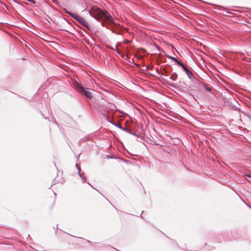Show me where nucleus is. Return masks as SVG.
Wrapping results in <instances>:
<instances>
[{
  "label": "nucleus",
  "mask_w": 251,
  "mask_h": 251,
  "mask_svg": "<svg viewBox=\"0 0 251 251\" xmlns=\"http://www.w3.org/2000/svg\"><path fill=\"white\" fill-rule=\"evenodd\" d=\"M89 14L91 17L99 22L104 20V21L101 23V25L103 26H104L105 23H109L111 24L114 23V18L108 11L105 10H102L100 9H97L94 12H89Z\"/></svg>",
  "instance_id": "f257e3e1"
},
{
  "label": "nucleus",
  "mask_w": 251,
  "mask_h": 251,
  "mask_svg": "<svg viewBox=\"0 0 251 251\" xmlns=\"http://www.w3.org/2000/svg\"><path fill=\"white\" fill-rule=\"evenodd\" d=\"M75 89L77 91L84 95L86 97L89 99H91L92 98L91 93L89 91L87 90V89H85V88H84L78 82H76L75 83Z\"/></svg>",
  "instance_id": "f03ea898"
},
{
  "label": "nucleus",
  "mask_w": 251,
  "mask_h": 251,
  "mask_svg": "<svg viewBox=\"0 0 251 251\" xmlns=\"http://www.w3.org/2000/svg\"><path fill=\"white\" fill-rule=\"evenodd\" d=\"M75 20L78 21L80 24L84 26L89 30H92V27L87 22V21L82 17L78 15Z\"/></svg>",
  "instance_id": "7ed1b4c3"
},
{
  "label": "nucleus",
  "mask_w": 251,
  "mask_h": 251,
  "mask_svg": "<svg viewBox=\"0 0 251 251\" xmlns=\"http://www.w3.org/2000/svg\"><path fill=\"white\" fill-rule=\"evenodd\" d=\"M181 67L190 79L194 75L193 73L184 64Z\"/></svg>",
  "instance_id": "20e7f679"
},
{
  "label": "nucleus",
  "mask_w": 251,
  "mask_h": 251,
  "mask_svg": "<svg viewBox=\"0 0 251 251\" xmlns=\"http://www.w3.org/2000/svg\"><path fill=\"white\" fill-rule=\"evenodd\" d=\"M191 82L195 86H200L202 85L203 82L201 81L198 78L194 75L191 79Z\"/></svg>",
  "instance_id": "39448f33"
},
{
  "label": "nucleus",
  "mask_w": 251,
  "mask_h": 251,
  "mask_svg": "<svg viewBox=\"0 0 251 251\" xmlns=\"http://www.w3.org/2000/svg\"><path fill=\"white\" fill-rule=\"evenodd\" d=\"M110 123L112 124L113 125H114V126L118 127L119 128L121 129V130H123V131H126V132L128 133H131V131L128 129L126 127H122L120 124L119 123H115V122H110Z\"/></svg>",
  "instance_id": "423d86ee"
},
{
  "label": "nucleus",
  "mask_w": 251,
  "mask_h": 251,
  "mask_svg": "<svg viewBox=\"0 0 251 251\" xmlns=\"http://www.w3.org/2000/svg\"><path fill=\"white\" fill-rule=\"evenodd\" d=\"M75 166L77 167V169L78 170V173L79 176L82 179V182L83 183H85L86 182V179L85 178V176H84V175L83 172L81 173L80 168L77 167V164L75 165Z\"/></svg>",
  "instance_id": "0eeeda50"
},
{
  "label": "nucleus",
  "mask_w": 251,
  "mask_h": 251,
  "mask_svg": "<svg viewBox=\"0 0 251 251\" xmlns=\"http://www.w3.org/2000/svg\"><path fill=\"white\" fill-rule=\"evenodd\" d=\"M168 57L169 58V59H172V60H173L174 61H175L176 64H177L178 65L182 67L184 64L181 62H180L176 58H175L174 57H173V56H171L170 55H169L168 56Z\"/></svg>",
  "instance_id": "6e6552de"
},
{
  "label": "nucleus",
  "mask_w": 251,
  "mask_h": 251,
  "mask_svg": "<svg viewBox=\"0 0 251 251\" xmlns=\"http://www.w3.org/2000/svg\"><path fill=\"white\" fill-rule=\"evenodd\" d=\"M231 102H228V105L231 107V108L234 110H236L237 109V107L235 106L234 105H232L233 102H237L236 100L234 98H233L231 100Z\"/></svg>",
  "instance_id": "1a4fd4ad"
},
{
  "label": "nucleus",
  "mask_w": 251,
  "mask_h": 251,
  "mask_svg": "<svg viewBox=\"0 0 251 251\" xmlns=\"http://www.w3.org/2000/svg\"><path fill=\"white\" fill-rule=\"evenodd\" d=\"M177 78V75L176 73H173L170 76V78L173 81H176Z\"/></svg>",
  "instance_id": "9d476101"
},
{
  "label": "nucleus",
  "mask_w": 251,
  "mask_h": 251,
  "mask_svg": "<svg viewBox=\"0 0 251 251\" xmlns=\"http://www.w3.org/2000/svg\"><path fill=\"white\" fill-rule=\"evenodd\" d=\"M202 85L207 91L209 92L211 90V87H209L206 83L203 82Z\"/></svg>",
  "instance_id": "9b49d317"
},
{
  "label": "nucleus",
  "mask_w": 251,
  "mask_h": 251,
  "mask_svg": "<svg viewBox=\"0 0 251 251\" xmlns=\"http://www.w3.org/2000/svg\"><path fill=\"white\" fill-rule=\"evenodd\" d=\"M68 14L71 16L72 17H73V18H74L75 20V19L77 18V17L78 16V15H76V14H74L71 12H68Z\"/></svg>",
  "instance_id": "f8f14e48"
},
{
  "label": "nucleus",
  "mask_w": 251,
  "mask_h": 251,
  "mask_svg": "<svg viewBox=\"0 0 251 251\" xmlns=\"http://www.w3.org/2000/svg\"><path fill=\"white\" fill-rule=\"evenodd\" d=\"M215 9H218L219 10H221L222 9H223L224 10H225V8L224 7L220 6H219V5H217L216 7H215Z\"/></svg>",
  "instance_id": "ddd939ff"
},
{
  "label": "nucleus",
  "mask_w": 251,
  "mask_h": 251,
  "mask_svg": "<svg viewBox=\"0 0 251 251\" xmlns=\"http://www.w3.org/2000/svg\"><path fill=\"white\" fill-rule=\"evenodd\" d=\"M112 50H115L118 54H120V50L117 46H115V50L114 49H112Z\"/></svg>",
  "instance_id": "4468645a"
},
{
  "label": "nucleus",
  "mask_w": 251,
  "mask_h": 251,
  "mask_svg": "<svg viewBox=\"0 0 251 251\" xmlns=\"http://www.w3.org/2000/svg\"><path fill=\"white\" fill-rule=\"evenodd\" d=\"M130 134H132V135H134V136H136V137H139V135H138V134H136L135 133H132V132H131V133H130Z\"/></svg>",
  "instance_id": "2eb2a0df"
},
{
  "label": "nucleus",
  "mask_w": 251,
  "mask_h": 251,
  "mask_svg": "<svg viewBox=\"0 0 251 251\" xmlns=\"http://www.w3.org/2000/svg\"><path fill=\"white\" fill-rule=\"evenodd\" d=\"M27 0L29 2H32L35 3V1L34 0Z\"/></svg>",
  "instance_id": "dca6fc26"
},
{
  "label": "nucleus",
  "mask_w": 251,
  "mask_h": 251,
  "mask_svg": "<svg viewBox=\"0 0 251 251\" xmlns=\"http://www.w3.org/2000/svg\"><path fill=\"white\" fill-rule=\"evenodd\" d=\"M245 176H246L248 177H251V175H245Z\"/></svg>",
  "instance_id": "f3484780"
},
{
  "label": "nucleus",
  "mask_w": 251,
  "mask_h": 251,
  "mask_svg": "<svg viewBox=\"0 0 251 251\" xmlns=\"http://www.w3.org/2000/svg\"><path fill=\"white\" fill-rule=\"evenodd\" d=\"M225 11H226V13H229V14H232V13L231 12H230L227 11H226V10Z\"/></svg>",
  "instance_id": "a211bd4d"
},
{
  "label": "nucleus",
  "mask_w": 251,
  "mask_h": 251,
  "mask_svg": "<svg viewBox=\"0 0 251 251\" xmlns=\"http://www.w3.org/2000/svg\"><path fill=\"white\" fill-rule=\"evenodd\" d=\"M156 72H157V73L158 74H159V73H159V71L158 69H157V68L156 69Z\"/></svg>",
  "instance_id": "6ab92c4d"
},
{
  "label": "nucleus",
  "mask_w": 251,
  "mask_h": 251,
  "mask_svg": "<svg viewBox=\"0 0 251 251\" xmlns=\"http://www.w3.org/2000/svg\"><path fill=\"white\" fill-rule=\"evenodd\" d=\"M157 49L158 50H161V48L160 47H158V46L156 47Z\"/></svg>",
  "instance_id": "aec40b11"
},
{
  "label": "nucleus",
  "mask_w": 251,
  "mask_h": 251,
  "mask_svg": "<svg viewBox=\"0 0 251 251\" xmlns=\"http://www.w3.org/2000/svg\"><path fill=\"white\" fill-rule=\"evenodd\" d=\"M65 11L66 12V13H67L68 14V12H69V11H67L66 9H65Z\"/></svg>",
  "instance_id": "412c9836"
},
{
  "label": "nucleus",
  "mask_w": 251,
  "mask_h": 251,
  "mask_svg": "<svg viewBox=\"0 0 251 251\" xmlns=\"http://www.w3.org/2000/svg\"><path fill=\"white\" fill-rule=\"evenodd\" d=\"M127 42H128L127 40H126L125 42H124V43H126Z\"/></svg>",
  "instance_id": "4be33fe9"
},
{
  "label": "nucleus",
  "mask_w": 251,
  "mask_h": 251,
  "mask_svg": "<svg viewBox=\"0 0 251 251\" xmlns=\"http://www.w3.org/2000/svg\"><path fill=\"white\" fill-rule=\"evenodd\" d=\"M14 2H16V3H18L16 0H13Z\"/></svg>",
  "instance_id": "5701e85b"
},
{
  "label": "nucleus",
  "mask_w": 251,
  "mask_h": 251,
  "mask_svg": "<svg viewBox=\"0 0 251 251\" xmlns=\"http://www.w3.org/2000/svg\"><path fill=\"white\" fill-rule=\"evenodd\" d=\"M43 118H45V119H47V117H45L43 116Z\"/></svg>",
  "instance_id": "b1692460"
}]
</instances>
